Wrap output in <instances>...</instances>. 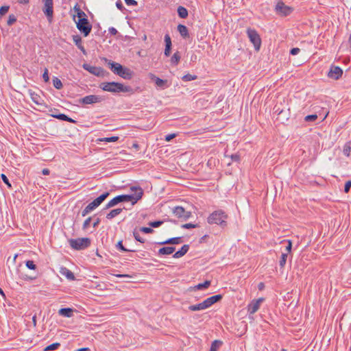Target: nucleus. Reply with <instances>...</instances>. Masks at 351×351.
I'll list each match as a JSON object with an SVG mask.
<instances>
[{"label":"nucleus","instance_id":"obj_30","mask_svg":"<svg viewBox=\"0 0 351 351\" xmlns=\"http://www.w3.org/2000/svg\"><path fill=\"white\" fill-rule=\"evenodd\" d=\"M224 159L226 160L227 165H229L231 161H239V155H224Z\"/></svg>","mask_w":351,"mask_h":351},{"label":"nucleus","instance_id":"obj_52","mask_svg":"<svg viewBox=\"0 0 351 351\" xmlns=\"http://www.w3.org/2000/svg\"><path fill=\"white\" fill-rule=\"evenodd\" d=\"M43 79L45 82H47L49 80V73H48L47 69H45L44 73H43Z\"/></svg>","mask_w":351,"mask_h":351},{"label":"nucleus","instance_id":"obj_9","mask_svg":"<svg viewBox=\"0 0 351 351\" xmlns=\"http://www.w3.org/2000/svg\"><path fill=\"white\" fill-rule=\"evenodd\" d=\"M77 29L84 34V36H87L92 29V26L89 24V22L86 18H82L79 19L77 23Z\"/></svg>","mask_w":351,"mask_h":351},{"label":"nucleus","instance_id":"obj_22","mask_svg":"<svg viewBox=\"0 0 351 351\" xmlns=\"http://www.w3.org/2000/svg\"><path fill=\"white\" fill-rule=\"evenodd\" d=\"M60 273L70 280H74L75 279L74 274L66 267L61 268Z\"/></svg>","mask_w":351,"mask_h":351},{"label":"nucleus","instance_id":"obj_40","mask_svg":"<svg viewBox=\"0 0 351 351\" xmlns=\"http://www.w3.org/2000/svg\"><path fill=\"white\" fill-rule=\"evenodd\" d=\"M210 285V280H206L203 283H199L196 286V288L197 289H206Z\"/></svg>","mask_w":351,"mask_h":351},{"label":"nucleus","instance_id":"obj_53","mask_svg":"<svg viewBox=\"0 0 351 351\" xmlns=\"http://www.w3.org/2000/svg\"><path fill=\"white\" fill-rule=\"evenodd\" d=\"M176 133H172V134H167L165 135V140L166 141H171L173 138H174L176 136Z\"/></svg>","mask_w":351,"mask_h":351},{"label":"nucleus","instance_id":"obj_23","mask_svg":"<svg viewBox=\"0 0 351 351\" xmlns=\"http://www.w3.org/2000/svg\"><path fill=\"white\" fill-rule=\"evenodd\" d=\"M98 205L96 204V202L93 200L92 202L88 204L82 212V215L83 217L86 216L88 213H89L90 211L94 210L95 208H97Z\"/></svg>","mask_w":351,"mask_h":351},{"label":"nucleus","instance_id":"obj_12","mask_svg":"<svg viewBox=\"0 0 351 351\" xmlns=\"http://www.w3.org/2000/svg\"><path fill=\"white\" fill-rule=\"evenodd\" d=\"M343 70L338 66L331 65L330 70L327 74L329 78L337 80L341 77Z\"/></svg>","mask_w":351,"mask_h":351},{"label":"nucleus","instance_id":"obj_57","mask_svg":"<svg viewBox=\"0 0 351 351\" xmlns=\"http://www.w3.org/2000/svg\"><path fill=\"white\" fill-rule=\"evenodd\" d=\"M162 223V221H156L151 222L149 225L153 228H158Z\"/></svg>","mask_w":351,"mask_h":351},{"label":"nucleus","instance_id":"obj_4","mask_svg":"<svg viewBox=\"0 0 351 351\" xmlns=\"http://www.w3.org/2000/svg\"><path fill=\"white\" fill-rule=\"evenodd\" d=\"M221 298L222 295L221 294L215 295L208 298L201 303L189 306V309L191 311L204 310L210 307L213 304L221 300Z\"/></svg>","mask_w":351,"mask_h":351},{"label":"nucleus","instance_id":"obj_54","mask_svg":"<svg viewBox=\"0 0 351 351\" xmlns=\"http://www.w3.org/2000/svg\"><path fill=\"white\" fill-rule=\"evenodd\" d=\"M351 187V180H348L346 182L345 186H344V192L348 193L350 191Z\"/></svg>","mask_w":351,"mask_h":351},{"label":"nucleus","instance_id":"obj_47","mask_svg":"<svg viewBox=\"0 0 351 351\" xmlns=\"http://www.w3.org/2000/svg\"><path fill=\"white\" fill-rule=\"evenodd\" d=\"M284 241L287 243V245L286 247V252L285 253H287V254H289L291 252L292 242L289 239L285 240Z\"/></svg>","mask_w":351,"mask_h":351},{"label":"nucleus","instance_id":"obj_41","mask_svg":"<svg viewBox=\"0 0 351 351\" xmlns=\"http://www.w3.org/2000/svg\"><path fill=\"white\" fill-rule=\"evenodd\" d=\"M74 10L77 12V16L80 19H82V16H85V13L81 10L80 7L77 5H75L74 6Z\"/></svg>","mask_w":351,"mask_h":351},{"label":"nucleus","instance_id":"obj_11","mask_svg":"<svg viewBox=\"0 0 351 351\" xmlns=\"http://www.w3.org/2000/svg\"><path fill=\"white\" fill-rule=\"evenodd\" d=\"M103 100L102 97L96 95H89L81 98L79 100L80 104L82 105L93 104L99 103Z\"/></svg>","mask_w":351,"mask_h":351},{"label":"nucleus","instance_id":"obj_60","mask_svg":"<svg viewBox=\"0 0 351 351\" xmlns=\"http://www.w3.org/2000/svg\"><path fill=\"white\" fill-rule=\"evenodd\" d=\"M117 30L116 28L113 27H110L108 28V33L110 34L111 35H116L117 34Z\"/></svg>","mask_w":351,"mask_h":351},{"label":"nucleus","instance_id":"obj_5","mask_svg":"<svg viewBox=\"0 0 351 351\" xmlns=\"http://www.w3.org/2000/svg\"><path fill=\"white\" fill-rule=\"evenodd\" d=\"M71 247L75 250H82L90 245L91 241L89 238L71 239L69 240Z\"/></svg>","mask_w":351,"mask_h":351},{"label":"nucleus","instance_id":"obj_27","mask_svg":"<svg viewBox=\"0 0 351 351\" xmlns=\"http://www.w3.org/2000/svg\"><path fill=\"white\" fill-rule=\"evenodd\" d=\"M182 242V237H173L165 241L159 243L160 245L165 244H180Z\"/></svg>","mask_w":351,"mask_h":351},{"label":"nucleus","instance_id":"obj_43","mask_svg":"<svg viewBox=\"0 0 351 351\" xmlns=\"http://www.w3.org/2000/svg\"><path fill=\"white\" fill-rule=\"evenodd\" d=\"M133 235H134V239H135L137 241H138V242H140V243H145V239H143V238L140 236V234H139V233H138V232L134 231V232H133Z\"/></svg>","mask_w":351,"mask_h":351},{"label":"nucleus","instance_id":"obj_18","mask_svg":"<svg viewBox=\"0 0 351 351\" xmlns=\"http://www.w3.org/2000/svg\"><path fill=\"white\" fill-rule=\"evenodd\" d=\"M117 75L125 80H130L132 77V72L129 69L123 66Z\"/></svg>","mask_w":351,"mask_h":351},{"label":"nucleus","instance_id":"obj_48","mask_svg":"<svg viewBox=\"0 0 351 351\" xmlns=\"http://www.w3.org/2000/svg\"><path fill=\"white\" fill-rule=\"evenodd\" d=\"M117 247L118 249H119L123 252H134V250H128V249L125 248V247L123 245L121 241L118 242Z\"/></svg>","mask_w":351,"mask_h":351},{"label":"nucleus","instance_id":"obj_15","mask_svg":"<svg viewBox=\"0 0 351 351\" xmlns=\"http://www.w3.org/2000/svg\"><path fill=\"white\" fill-rule=\"evenodd\" d=\"M82 67L84 69L88 71L90 73L95 75L96 76H100L104 71V70L101 67L92 66V65H90L89 64H86V63L82 65Z\"/></svg>","mask_w":351,"mask_h":351},{"label":"nucleus","instance_id":"obj_61","mask_svg":"<svg viewBox=\"0 0 351 351\" xmlns=\"http://www.w3.org/2000/svg\"><path fill=\"white\" fill-rule=\"evenodd\" d=\"M32 323H33V326H34V327H36V324H37V322H36V315H34L32 317Z\"/></svg>","mask_w":351,"mask_h":351},{"label":"nucleus","instance_id":"obj_50","mask_svg":"<svg viewBox=\"0 0 351 351\" xmlns=\"http://www.w3.org/2000/svg\"><path fill=\"white\" fill-rule=\"evenodd\" d=\"M116 7L122 12H123L125 10V8H124L123 3L120 0L116 2Z\"/></svg>","mask_w":351,"mask_h":351},{"label":"nucleus","instance_id":"obj_28","mask_svg":"<svg viewBox=\"0 0 351 351\" xmlns=\"http://www.w3.org/2000/svg\"><path fill=\"white\" fill-rule=\"evenodd\" d=\"M123 210V208H116L110 210L109 213L107 214L106 218L108 219H112L119 215Z\"/></svg>","mask_w":351,"mask_h":351},{"label":"nucleus","instance_id":"obj_24","mask_svg":"<svg viewBox=\"0 0 351 351\" xmlns=\"http://www.w3.org/2000/svg\"><path fill=\"white\" fill-rule=\"evenodd\" d=\"M175 247H163L158 250L159 255H170L175 252Z\"/></svg>","mask_w":351,"mask_h":351},{"label":"nucleus","instance_id":"obj_29","mask_svg":"<svg viewBox=\"0 0 351 351\" xmlns=\"http://www.w3.org/2000/svg\"><path fill=\"white\" fill-rule=\"evenodd\" d=\"M178 16L181 18V19H186L188 15H189V13H188V10H186V8H185L183 6H179L178 8Z\"/></svg>","mask_w":351,"mask_h":351},{"label":"nucleus","instance_id":"obj_35","mask_svg":"<svg viewBox=\"0 0 351 351\" xmlns=\"http://www.w3.org/2000/svg\"><path fill=\"white\" fill-rule=\"evenodd\" d=\"M222 345V341L219 340H215L213 341L210 351H217V348Z\"/></svg>","mask_w":351,"mask_h":351},{"label":"nucleus","instance_id":"obj_51","mask_svg":"<svg viewBox=\"0 0 351 351\" xmlns=\"http://www.w3.org/2000/svg\"><path fill=\"white\" fill-rule=\"evenodd\" d=\"M90 221H91V217H88L84 221V222L83 223V226H82V228H83L84 230H86L89 227Z\"/></svg>","mask_w":351,"mask_h":351},{"label":"nucleus","instance_id":"obj_46","mask_svg":"<svg viewBox=\"0 0 351 351\" xmlns=\"http://www.w3.org/2000/svg\"><path fill=\"white\" fill-rule=\"evenodd\" d=\"M197 226H198L197 224H193L191 223H184V224L182 225L181 227L184 229H191V228H197Z\"/></svg>","mask_w":351,"mask_h":351},{"label":"nucleus","instance_id":"obj_8","mask_svg":"<svg viewBox=\"0 0 351 351\" xmlns=\"http://www.w3.org/2000/svg\"><path fill=\"white\" fill-rule=\"evenodd\" d=\"M43 3V12L46 16L47 21L51 23L53 17V0H42Z\"/></svg>","mask_w":351,"mask_h":351},{"label":"nucleus","instance_id":"obj_58","mask_svg":"<svg viewBox=\"0 0 351 351\" xmlns=\"http://www.w3.org/2000/svg\"><path fill=\"white\" fill-rule=\"evenodd\" d=\"M124 1L128 5H136L138 4L135 0H124Z\"/></svg>","mask_w":351,"mask_h":351},{"label":"nucleus","instance_id":"obj_33","mask_svg":"<svg viewBox=\"0 0 351 351\" xmlns=\"http://www.w3.org/2000/svg\"><path fill=\"white\" fill-rule=\"evenodd\" d=\"M53 86L56 88V89H61L63 86L62 85V83L61 82V80L57 77H53Z\"/></svg>","mask_w":351,"mask_h":351},{"label":"nucleus","instance_id":"obj_37","mask_svg":"<svg viewBox=\"0 0 351 351\" xmlns=\"http://www.w3.org/2000/svg\"><path fill=\"white\" fill-rule=\"evenodd\" d=\"M71 312L72 309L70 308H63L59 311L60 314L65 315L66 317H70Z\"/></svg>","mask_w":351,"mask_h":351},{"label":"nucleus","instance_id":"obj_45","mask_svg":"<svg viewBox=\"0 0 351 351\" xmlns=\"http://www.w3.org/2000/svg\"><path fill=\"white\" fill-rule=\"evenodd\" d=\"M16 21V17L14 14H10L7 23L8 25H12Z\"/></svg>","mask_w":351,"mask_h":351},{"label":"nucleus","instance_id":"obj_44","mask_svg":"<svg viewBox=\"0 0 351 351\" xmlns=\"http://www.w3.org/2000/svg\"><path fill=\"white\" fill-rule=\"evenodd\" d=\"M317 119V114H309L305 117L304 120L307 122L314 121Z\"/></svg>","mask_w":351,"mask_h":351},{"label":"nucleus","instance_id":"obj_3","mask_svg":"<svg viewBox=\"0 0 351 351\" xmlns=\"http://www.w3.org/2000/svg\"><path fill=\"white\" fill-rule=\"evenodd\" d=\"M99 88L104 91L110 93H128L132 90L130 86H124L123 84L115 82H103L99 85Z\"/></svg>","mask_w":351,"mask_h":351},{"label":"nucleus","instance_id":"obj_25","mask_svg":"<svg viewBox=\"0 0 351 351\" xmlns=\"http://www.w3.org/2000/svg\"><path fill=\"white\" fill-rule=\"evenodd\" d=\"M51 116L56 119H59V120L65 121H67L69 123H75L76 122V121H75L74 119H73L71 117H69L67 115H66L64 114H61V113L53 114Z\"/></svg>","mask_w":351,"mask_h":351},{"label":"nucleus","instance_id":"obj_56","mask_svg":"<svg viewBox=\"0 0 351 351\" xmlns=\"http://www.w3.org/2000/svg\"><path fill=\"white\" fill-rule=\"evenodd\" d=\"M140 230L141 232L146 234L152 233L153 232V229L148 227H142Z\"/></svg>","mask_w":351,"mask_h":351},{"label":"nucleus","instance_id":"obj_49","mask_svg":"<svg viewBox=\"0 0 351 351\" xmlns=\"http://www.w3.org/2000/svg\"><path fill=\"white\" fill-rule=\"evenodd\" d=\"M351 150V143L348 142L345 144L343 147V152L344 154L350 153Z\"/></svg>","mask_w":351,"mask_h":351},{"label":"nucleus","instance_id":"obj_7","mask_svg":"<svg viewBox=\"0 0 351 351\" xmlns=\"http://www.w3.org/2000/svg\"><path fill=\"white\" fill-rule=\"evenodd\" d=\"M274 10L279 16H287L293 12V8L285 5L283 1H279L275 6Z\"/></svg>","mask_w":351,"mask_h":351},{"label":"nucleus","instance_id":"obj_26","mask_svg":"<svg viewBox=\"0 0 351 351\" xmlns=\"http://www.w3.org/2000/svg\"><path fill=\"white\" fill-rule=\"evenodd\" d=\"M73 40L77 48L84 53H86L84 46L82 45V38L79 35L73 36Z\"/></svg>","mask_w":351,"mask_h":351},{"label":"nucleus","instance_id":"obj_17","mask_svg":"<svg viewBox=\"0 0 351 351\" xmlns=\"http://www.w3.org/2000/svg\"><path fill=\"white\" fill-rule=\"evenodd\" d=\"M108 64L110 70L116 75H118V73H120L123 67L121 64L112 62L111 60H109Z\"/></svg>","mask_w":351,"mask_h":351},{"label":"nucleus","instance_id":"obj_39","mask_svg":"<svg viewBox=\"0 0 351 351\" xmlns=\"http://www.w3.org/2000/svg\"><path fill=\"white\" fill-rule=\"evenodd\" d=\"M119 139L118 136L105 137L99 138V141L101 142H115Z\"/></svg>","mask_w":351,"mask_h":351},{"label":"nucleus","instance_id":"obj_64","mask_svg":"<svg viewBox=\"0 0 351 351\" xmlns=\"http://www.w3.org/2000/svg\"><path fill=\"white\" fill-rule=\"evenodd\" d=\"M90 349L88 348H81L77 349L76 351H89Z\"/></svg>","mask_w":351,"mask_h":351},{"label":"nucleus","instance_id":"obj_6","mask_svg":"<svg viewBox=\"0 0 351 351\" xmlns=\"http://www.w3.org/2000/svg\"><path fill=\"white\" fill-rule=\"evenodd\" d=\"M246 33L255 50L258 51L261 45V39L257 31L254 29L247 28Z\"/></svg>","mask_w":351,"mask_h":351},{"label":"nucleus","instance_id":"obj_32","mask_svg":"<svg viewBox=\"0 0 351 351\" xmlns=\"http://www.w3.org/2000/svg\"><path fill=\"white\" fill-rule=\"evenodd\" d=\"M180 60V55L178 51H176L171 58V62L173 65H177Z\"/></svg>","mask_w":351,"mask_h":351},{"label":"nucleus","instance_id":"obj_21","mask_svg":"<svg viewBox=\"0 0 351 351\" xmlns=\"http://www.w3.org/2000/svg\"><path fill=\"white\" fill-rule=\"evenodd\" d=\"M189 250V245H184L181 249L178 251H177L173 255V257L175 258H179L184 255H185L187 252Z\"/></svg>","mask_w":351,"mask_h":351},{"label":"nucleus","instance_id":"obj_16","mask_svg":"<svg viewBox=\"0 0 351 351\" xmlns=\"http://www.w3.org/2000/svg\"><path fill=\"white\" fill-rule=\"evenodd\" d=\"M165 49L164 51V54L165 56L168 57L170 56L171 49V40L170 36L167 34L165 35Z\"/></svg>","mask_w":351,"mask_h":351},{"label":"nucleus","instance_id":"obj_14","mask_svg":"<svg viewBox=\"0 0 351 351\" xmlns=\"http://www.w3.org/2000/svg\"><path fill=\"white\" fill-rule=\"evenodd\" d=\"M264 298H263L253 300L247 306V312L251 315L255 313L259 309L261 304Z\"/></svg>","mask_w":351,"mask_h":351},{"label":"nucleus","instance_id":"obj_59","mask_svg":"<svg viewBox=\"0 0 351 351\" xmlns=\"http://www.w3.org/2000/svg\"><path fill=\"white\" fill-rule=\"evenodd\" d=\"M300 49L298 47L292 48L290 50V54H291L293 56H295L300 52Z\"/></svg>","mask_w":351,"mask_h":351},{"label":"nucleus","instance_id":"obj_55","mask_svg":"<svg viewBox=\"0 0 351 351\" xmlns=\"http://www.w3.org/2000/svg\"><path fill=\"white\" fill-rule=\"evenodd\" d=\"M1 179L3 181V182L5 184H6L9 187H11V184L10 183L9 180L7 178V176L5 174H1Z\"/></svg>","mask_w":351,"mask_h":351},{"label":"nucleus","instance_id":"obj_34","mask_svg":"<svg viewBox=\"0 0 351 351\" xmlns=\"http://www.w3.org/2000/svg\"><path fill=\"white\" fill-rule=\"evenodd\" d=\"M287 256H288L287 253H282L281 254L280 259L279 261V265L281 269L284 268V267L286 264V262H287Z\"/></svg>","mask_w":351,"mask_h":351},{"label":"nucleus","instance_id":"obj_19","mask_svg":"<svg viewBox=\"0 0 351 351\" xmlns=\"http://www.w3.org/2000/svg\"><path fill=\"white\" fill-rule=\"evenodd\" d=\"M178 32L183 38H187L189 37V33L188 28L184 25L180 24L177 27Z\"/></svg>","mask_w":351,"mask_h":351},{"label":"nucleus","instance_id":"obj_10","mask_svg":"<svg viewBox=\"0 0 351 351\" xmlns=\"http://www.w3.org/2000/svg\"><path fill=\"white\" fill-rule=\"evenodd\" d=\"M149 77L155 82L156 87L159 89L165 90L171 86V83L169 82L168 80L160 79L153 73H150Z\"/></svg>","mask_w":351,"mask_h":351},{"label":"nucleus","instance_id":"obj_62","mask_svg":"<svg viewBox=\"0 0 351 351\" xmlns=\"http://www.w3.org/2000/svg\"><path fill=\"white\" fill-rule=\"evenodd\" d=\"M258 288L260 291H262L265 288V284L263 282H260L258 285Z\"/></svg>","mask_w":351,"mask_h":351},{"label":"nucleus","instance_id":"obj_36","mask_svg":"<svg viewBox=\"0 0 351 351\" xmlns=\"http://www.w3.org/2000/svg\"><path fill=\"white\" fill-rule=\"evenodd\" d=\"M60 346V343H53L47 346L44 349V351L55 350H57Z\"/></svg>","mask_w":351,"mask_h":351},{"label":"nucleus","instance_id":"obj_42","mask_svg":"<svg viewBox=\"0 0 351 351\" xmlns=\"http://www.w3.org/2000/svg\"><path fill=\"white\" fill-rule=\"evenodd\" d=\"M25 265L29 269L35 270L36 269V265L34 264L33 261H27Z\"/></svg>","mask_w":351,"mask_h":351},{"label":"nucleus","instance_id":"obj_2","mask_svg":"<svg viewBox=\"0 0 351 351\" xmlns=\"http://www.w3.org/2000/svg\"><path fill=\"white\" fill-rule=\"evenodd\" d=\"M228 215L223 210L219 209L213 211L207 218V222L210 225H218L221 228L228 226Z\"/></svg>","mask_w":351,"mask_h":351},{"label":"nucleus","instance_id":"obj_20","mask_svg":"<svg viewBox=\"0 0 351 351\" xmlns=\"http://www.w3.org/2000/svg\"><path fill=\"white\" fill-rule=\"evenodd\" d=\"M28 93L31 97V99L34 103H35L37 105H41L42 104V99L38 94L33 91L32 90H29Z\"/></svg>","mask_w":351,"mask_h":351},{"label":"nucleus","instance_id":"obj_1","mask_svg":"<svg viewBox=\"0 0 351 351\" xmlns=\"http://www.w3.org/2000/svg\"><path fill=\"white\" fill-rule=\"evenodd\" d=\"M132 191H135L134 195H121L116 196L111 199L106 206L105 208H109L113 207L120 202H131L132 204H136L140 200L143 195V191L141 187L132 186L131 187Z\"/></svg>","mask_w":351,"mask_h":351},{"label":"nucleus","instance_id":"obj_31","mask_svg":"<svg viewBox=\"0 0 351 351\" xmlns=\"http://www.w3.org/2000/svg\"><path fill=\"white\" fill-rule=\"evenodd\" d=\"M109 195L108 192H106L103 194H101L100 196L97 197L94 199V201L96 202V204L98 205V206L107 198V197Z\"/></svg>","mask_w":351,"mask_h":351},{"label":"nucleus","instance_id":"obj_38","mask_svg":"<svg viewBox=\"0 0 351 351\" xmlns=\"http://www.w3.org/2000/svg\"><path fill=\"white\" fill-rule=\"evenodd\" d=\"M184 82H190L197 79V76L195 75L186 74L182 77Z\"/></svg>","mask_w":351,"mask_h":351},{"label":"nucleus","instance_id":"obj_13","mask_svg":"<svg viewBox=\"0 0 351 351\" xmlns=\"http://www.w3.org/2000/svg\"><path fill=\"white\" fill-rule=\"evenodd\" d=\"M173 213L179 219H182L183 220L188 219L191 215V213L189 211H186L184 208L182 206H176L173 208Z\"/></svg>","mask_w":351,"mask_h":351},{"label":"nucleus","instance_id":"obj_63","mask_svg":"<svg viewBox=\"0 0 351 351\" xmlns=\"http://www.w3.org/2000/svg\"><path fill=\"white\" fill-rule=\"evenodd\" d=\"M49 173H50V171L48 169H43L42 171V173L45 176L49 175Z\"/></svg>","mask_w":351,"mask_h":351}]
</instances>
